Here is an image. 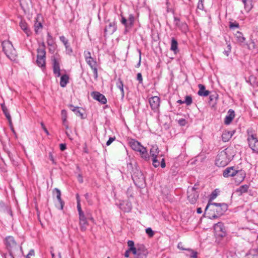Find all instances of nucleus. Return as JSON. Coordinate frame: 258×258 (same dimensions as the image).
Segmentation results:
<instances>
[{"label":"nucleus","mask_w":258,"mask_h":258,"mask_svg":"<svg viewBox=\"0 0 258 258\" xmlns=\"http://www.w3.org/2000/svg\"><path fill=\"white\" fill-rule=\"evenodd\" d=\"M245 175V172L243 170H237V172L234 176L236 181L238 183L241 182L244 179Z\"/></svg>","instance_id":"obj_20"},{"label":"nucleus","mask_w":258,"mask_h":258,"mask_svg":"<svg viewBox=\"0 0 258 258\" xmlns=\"http://www.w3.org/2000/svg\"><path fill=\"white\" fill-rule=\"evenodd\" d=\"M128 143L132 149L136 151L139 150V148H141L142 146L140 142L134 139L130 140Z\"/></svg>","instance_id":"obj_24"},{"label":"nucleus","mask_w":258,"mask_h":258,"mask_svg":"<svg viewBox=\"0 0 258 258\" xmlns=\"http://www.w3.org/2000/svg\"><path fill=\"white\" fill-rule=\"evenodd\" d=\"M61 114L62 118H67V112L66 110H62Z\"/></svg>","instance_id":"obj_54"},{"label":"nucleus","mask_w":258,"mask_h":258,"mask_svg":"<svg viewBox=\"0 0 258 258\" xmlns=\"http://www.w3.org/2000/svg\"><path fill=\"white\" fill-rule=\"evenodd\" d=\"M228 113V115L226 116L224 120V123L226 124H229L235 116L234 111L233 110L230 109Z\"/></svg>","instance_id":"obj_23"},{"label":"nucleus","mask_w":258,"mask_h":258,"mask_svg":"<svg viewBox=\"0 0 258 258\" xmlns=\"http://www.w3.org/2000/svg\"><path fill=\"white\" fill-rule=\"evenodd\" d=\"M121 23L124 25L125 27H127V20L126 19H125V18L124 17H123V16L121 15Z\"/></svg>","instance_id":"obj_51"},{"label":"nucleus","mask_w":258,"mask_h":258,"mask_svg":"<svg viewBox=\"0 0 258 258\" xmlns=\"http://www.w3.org/2000/svg\"><path fill=\"white\" fill-rule=\"evenodd\" d=\"M197 8L199 9L202 10L204 9V4H203V2L202 0H199Z\"/></svg>","instance_id":"obj_48"},{"label":"nucleus","mask_w":258,"mask_h":258,"mask_svg":"<svg viewBox=\"0 0 258 258\" xmlns=\"http://www.w3.org/2000/svg\"><path fill=\"white\" fill-rule=\"evenodd\" d=\"M179 21H180V20H179V18H177V17H175V18H174V22H175V23L176 25H177H177H179V24H178V23L179 22Z\"/></svg>","instance_id":"obj_64"},{"label":"nucleus","mask_w":258,"mask_h":258,"mask_svg":"<svg viewBox=\"0 0 258 258\" xmlns=\"http://www.w3.org/2000/svg\"><path fill=\"white\" fill-rule=\"evenodd\" d=\"M116 30V27L114 23H110L108 26H107L104 31L105 32H108L110 34H112Z\"/></svg>","instance_id":"obj_32"},{"label":"nucleus","mask_w":258,"mask_h":258,"mask_svg":"<svg viewBox=\"0 0 258 258\" xmlns=\"http://www.w3.org/2000/svg\"><path fill=\"white\" fill-rule=\"evenodd\" d=\"M130 252H132V251L130 250V249H128L127 250H126L125 253H124V256L126 257H129Z\"/></svg>","instance_id":"obj_60"},{"label":"nucleus","mask_w":258,"mask_h":258,"mask_svg":"<svg viewBox=\"0 0 258 258\" xmlns=\"http://www.w3.org/2000/svg\"><path fill=\"white\" fill-rule=\"evenodd\" d=\"M86 61L91 68L93 72L94 78L96 79L98 78L97 63L96 60L92 57L90 58V59L86 60Z\"/></svg>","instance_id":"obj_12"},{"label":"nucleus","mask_w":258,"mask_h":258,"mask_svg":"<svg viewBox=\"0 0 258 258\" xmlns=\"http://www.w3.org/2000/svg\"><path fill=\"white\" fill-rule=\"evenodd\" d=\"M186 251L187 252L185 253V255L187 256H188L190 258H197L198 253L197 251L190 248L186 249Z\"/></svg>","instance_id":"obj_35"},{"label":"nucleus","mask_w":258,"mask_h":258,"mask_svg":"<svg viewBox=\"0 0 258 258\" xmlns=\"http://www.w3.org/2000/svg\"><path fill=\"white\" fill-rule=\"evenodd\" d=\"M149 102L152 109L154 111H157L160 106V99L158 96H153L149 98Z\"/></svg>","instance_id":"obj_11"},{"label":"nucleus","mask_w":258,"mask_h":258,"mask_svg":"<svg viewBox=\"0 0 258 258\" xmlns=\"http://www.w3.org/2000/svg\"><path fill=\"white\" fill-rule=\"evenodd\" d=\"M47 44L49 46H52L53 44V39L52 36L48 32L47 33Z\"/></svg>","instance_id":"obj_42"},{"label":"nucleus","mask_w":258,"mask_h":258,"mask_svg":"<svg viewBox=\"0 0 258 258\" xmlns=\"http://www.w3.org/2000/svg\"><path fill=\"white\" fill-rule=\"evenodd\" d=\"M196 186V185H195L193 187H188L187 189V198L191 204L195 203L199 197V194L196 191L197 188Z\"/></svg>","instance_id":"obj_7"},{"label":"nucleus","mask_w":258,"mask_h":258,"mask_svg":"<svg viewBox=\"0 0 258 258\" xmlns=\"http://www.w3.org/2000/svg\"><path fill=\"white\" fill-rule=\"evenodd\" d=\"M53 195L56 196V197L57 200L58 201V202L59 203V204H60L59 209L60 210H62L64 203L61 198L60 190L59 189H58V188H54V189L53 191Z\"/></svg>","instance_id":"obj_19"},{"label":"nucleus","mask_w":258,"mask_h":258,"mask_svg":"<svg viewBox=\"0 0 258 258\" xmlns=\"http://www.w3.org/2000/svg\"><path fill=\"white\" fill-rule=\"evenodd\" d=\"M236 172L237 170H235L233 167H230L223 171V175L224 177H232L235 176Z\"/></svg>","instance_id":"obj_16"},{"label":"nucleus","mask_w":258,"mask_h":258,"mask_svg":"<svg viewBox=\"0 0 258 258\" xmlns=\"http://www.w3.org/2000/svg\"><path fill=\"white\" fill-rule=\"evenodd\" d=\"M199 90L198 94L201 96H207L209 95L210 92L208 90H206L205 87L204 85L200 84L198 85Z\"/></svg>","instance_id":"obj_21"},{"label":"nucleus","mask_w":258,"mask_h":258,"mask_svg":"<svg viewBox=\"0 0 258 258\" xmlns=\"http://www.w3.org/2000/svg\"><path fill=\"white\" fill-rule=\"evenodd\" d=\"M233 131H225L222 135V140L224 142L228 141L232 137Z\"/></svg>","instance_id":"obj_22"},{"label":"nucleus","mask_w":258,"mask_h":258,"mask_svg":"<svg viewBox=\"0 0 258 258\" xmlns=\"http://www.w3.org/2000/svg\"><path fill=\"white\" fill-rule=\"evenodd\" d=\"M59 39L63 43L64 45L65 46V47H66V49L68 51H69L70 52H72V49L70 47V45L69 44L68 40L67 39H66V38L64 36H60L59 37Z\"/></svg>","instance_id":"obj_34"},{"label":"nucleus","mask_w":258,"mask_h":258,"mask_svg":"<svg viewBox=\"0 0 258 258\" xmlns=\"http://www.w3.org/2000/svg\"><path fill=\"white\" fill-rule=\"evenodd\" d=\"M84 54L85 60L90 59V58H92L91 54L90 51H85L84 52Z\"/></svg>","instance_id":"obj_44"},{"label":"nucleus","mask_w":258,"mask_h":258,"mask_svg":"<svg viewBox=\"0 0 258 258\" xmlns=\"http://www.w3.org/2000/svg\"><path fill=\"white\" fill-rule=\"evenodd\" d=\"M136 252L133 253L135 255V258H146L148 251L143 245H138L136 248Z\"/></svg>","instance_id":"obj_9"},{"label":"nucleus","mask_w":258,"mask_h":258,"mask_svg":"<svg viewBox=\"0 0 258 258\" xmlns=\"http://www.w3.org/2000/svg\"><path fill=\"white\" fill-rule=\"evenodd\" d=\"M46 51L43 49H37V56L36 62L40 67H45Z\"/></svg>","instance_id":"obj_8"},{"label":"nucleus","mask_w":258,"mask_h":258,"mask_svg":"<svg viewBox=\"0 0 258 258\" xmlns=\"http://www.w3.org/2000/svg\"><path fill=\"white\" fill-rule=\"evenodd\" d=\"M246 12H249L252 8L251 0H242Z\"/></svg>","instance_id":"obj_30"},{"label":"nucleus","mask_w":258,"mask_h":258,"mask_svg":"<svg viewBox=\"0 0 258 258\" xmlns=\"http://www.w3.org/2000/svg\"><path fill=\"white\" fill-rule=\"evenodd\" d=\"M228 50H226V51H224V53L225 54V55L226 56H228L229 55V52L231 50V46L230 45H228Z\"/></svg>","instance_id":"obj_56"},{"label":"nucleus","mask_w":258,"mask_h":258,"mask_svg":"<svg viewBox=\"0 0 258 258\" xmlns=\"http://www.w3.org/2000/svg\"><path fill=\"white\" fill-rule=\"evenodd\" d=\"M115 138V137H110L109 138V140L106 142V145L107 146H109L114 140Z\"/></svg>","instance_id":"obj_53"},{"label":"nucleus","mask_w":258,"mask_h":258,"mask_svg":"<svg viewBox=\"0 0 258 258\" xmlns=\"http://www.w3.org/2000/svg\"><path fill=\"white\" fill-rule=\"evenodd\" d=\"M214 230L215 234L218 236L222 237L225 235V229L222 222H218L215 224L214 226Z\"/></svg>","instance_id":"obj_10"},{"label":"nucleus","mask_w":258,"mask_h":258,"mask_svg":"<svg viewBox=\"0 0 258 258\" xmlns=\"http://www.w3.org/2000/svg\"><path fill=\"white\" fill-rule=\"evenodd\" d=\"M77 178H78V180L80 183H82L83 182V177L81 174H79L78 175Z\"/></svg>","instance_id":"obj_57"},{"label":"nucleus","mask_w":258,"mask_h":258,"mask_svg":"<svg viewBox=\"0 0 258 258\" xmlns=\"http://www.w3.org/2000/svg\"><path fill=\"white\" fill-rule=\"evenodd\" d=\"M209 207L211 208L210 211L211 212H213V213H208L209 215V218L210 219L218 218L222 215L227 209V205L224 203H210L209 202L205 208V213L208 212Z\"/></svg>","instance_id":"obj_1"},{"label":"nucleus","mask_w":258,"mask_h":258,"mask_svg":"<svg viewBox=\"0 0 258 258\" xmlns=\"http://www.w3.org/2000/svg\"><path fill=\"white\" fill-rule=\"evenodd\" d=\"M159 152L160 151L157 145H154L152 146L151 148L150 149V153L151 156L153 158L156 157H159V158L160 159L162 157V155H160Z\"/></svg>","instance_id":"obj_18"},{"label":"nucleus","mask_w":258,"mask_h":258,"mask_svg":"<svg viewBox=\"0 0 258 258\" xmlns=\"http://www.w3.org/2000/svg\"><path fill=\"white\" fill-rule=\"evenodd\" d=\"M79 225L80 229L82 231L86 230L88 226V220H90L92 221H94V219L92 217L91 214L89 212H87L84 215H82L79 217Z\"/></svg>","instance_id":"obj_5"},{"label":"nucleus","mask_w":258,"mask_h":258,"mask_svg":"<svg viewBox=\"0 0 258 258\" xmlns=\"http://www.w3.org/2000/svg\"><path fill=\"white\" fill-rule=\"evenodd\" d=\"M153 165L155 167H157L161 165L162 168H165L166 166V163L165 159L163 158L156 157L153 158Z\"/></svg>","instance_id":"obj_15"},{"label":"nucleus","mask_w":258,"mask_h":258,"mask_svg":"<svg viewBox=\"0 0 258 258\" xmlns=\"http://www.w3.org/2000/svg\"><path fill=\"white\" fill-rule=\"evenodd\" d=\"M209 98L211 101L213 100L214 99H217V95L216 94L214 95H211L209 97Z\"/></svg>","instance_id":"obj_61"},{"label":"nucleus","mask_w":258,"mask_h":258,"mask_svg":"<svg viewBox=\"0 0 258 258\" xmlns=\"http://www.w3.org/2000/svg\"><path fill=\"white\" fill-rule=\"evenodd\" d=\"M52 61L53 73L55 75L56 77H59L60 76L59 63L55 58H53Z\"/></svg>","instance_id":"obj_17"},{"label":"nucleus","mask_w":258,"mask_h":258,"mask_svg":"<svg viewBox=\"0 0 258 258\" xmlns=\"http://www.w3.org/2000/svg\"><path fill=\"white\" fill-rule=\"evenodd\" d=\"M139 52H140L139 61V62L137 63V67H138V68L140 66V64H141V52L140 50L139 51Z\"/></svg>","instance_id":"obj_63"},{"label":"nucleus","mask_w":258,"mask_h":258,"mask_svg":"<svg viewBox=\"0 0 258 258\" xmlns=\"http://www.w3.org/2000/svg\"><path fill=\"white\" fill-rule=\"evenodd\" d=\"M178 122L181 126H184L186 123V121L185 119L181 118L178 120Z\"/></svg>","instance_id":"obj_50"},{"label":"nucleus","mask_w":258,"mask_h":258,"mask_svg":"<svg viewBox=\"0 0 258 258\" xmlns=\"http://www.w3.org/2000/svg\"><path fill=\"white\" fill-rule=\"evenodd\" d=\"M137 151L139 152L142 157L146 160H148L149 158V156L147 152V149L146 148L143 147L142 145L141 146V148H139Z\"/></svg>","instance_id":"obj_27"},{"label":"nucleus","mask_w":258,"mask_h":258,"mask_svg":"<svg viewBox=\"0 0 258 258\" xmlns=\"http://www.w3.org/2000/svg\"><path fill=\"white\" fill-rule=\"evenodd\" d=\"M41 125L42 127V128L43 129L44 131L46 133L47 135H49V132L48 131V130H47V128H46L43 122H41Z\"/></svg>","instance_id":"obj_55"},{"label":"nucleus","mask_w":258,"mask_h":258,"mask_svg":"<svg viewBox=\"0 0 258 258\" xmlns=\"http://www.w3.org/2000/svg\"><path fill=\"white\" fill-rule=\"evenodd\" d=\"M137 79L138 81H139L140 83H143V78H142V75L141 73H138L137 76Z\"/></svg>","instance_id":"obj_52"},{"label":"nucleus","mask_w":258,"mask_h":258,"mask_svg":"<svg viewBox=\"0 0 258 258\" xmlns=\"http://www.w3.org/2000/svg\"><path fill=\"white\" fill-rule=\"evenodd\" d=\"M34 26V30L36 34L39 33V32L41 31L43 28L42 23L40 22H38L37 19H36Z\"/></svg>","instance_id":"obj_36"},{"label":"nucleus","mask_w":258,"mask_h":258,"mask_svg":"<svg viewBox=\"0 0 258 258\" xmlns=\"http://www.w3.org/2000/svg\"><path fill=\"white\" fill-rule=\"evenodd\" d=\"M15 253L14 251L9 252V254L7 255L6 254H4L3 256L4 258H14L13 254Z\"/></svg>","instance_id":"obj_49"},{"label":"nucleus","mask_w":258,"mask_h":258,"mask_svg":"<svg viewBox=\"0 0 258 258\" xmlns=\"http://www.w3.org/2000/svg\"><path fill=\"white\" fill-rule=\"evenodd\" d=\"M71 107H73L72 110L74 111L76 114L78 116H81L82 118H83V114L82 112H80V111L79 109V107H74L73 106L71 105Z\"/></svg>","instance_id":"obj_40"},{"label":"nucleus","mask_w":258,"mask_h":258,"mask_svg":"<svg viewBox=\"0 0 258 258\" xmlns=\"http://www.w3.org/2000/svg\"><path fill=\"white\" fill-rule=\"evenodd\" d=\"M45 45L44 42H42L41 43V45H40L39 47L37 49H43L44 50H45Z\"/></svg>","instance_id":"obj_62"},{"label":"nucleus","mask_w":258,"mask_h":258,"mask_svg":"<svg viewBox=\"0 0 258 258\" xmlns=\"http://www.w3.org/2000/svg\"><path fill=\"white\" fill-rule=\"evenodd\" d=\"M235 37L238 43L242 44L245 42V38L244 37L241 32L237 31L235 34Z\"/></svg>","instance_id":"obj_29"},{"label":"nucleus","mask_w":258,"mask_h":258,"mask_svg":"<svg viewBox=\"0 0 258 258\" xmlns=\"http://www.w3.org/2000/svg\"><path fill=\"white\" fill-rule=\"evenodd\" d=\"M6 245L9 252L14 251L21 249V247L17 244L12 236H8L6 238Z\"/></svg>","instance_id":"obj_6"},{"label":"nucleus","mask_w":258,"mask_h":258,"mask_svg":"<svg viewBox=\"0 0 258 258\" xmlns=\"http://www.w3.org/2000/svg\"><path fill=\"white\" fill-rule=\"evenodd\" d=\"M127 245L128 247H130V250H131L132 253H134L136 251L135 249L136 247L134 246V242L133 241L128 240L127 241Z\"/></svg>","instance_id":"obj_39"},{"label":"nucleus","mask_w":258,"mask_h":258,"mask_svg":"<svg viewBox=\"0 0 258 258\" xmlns=\"http://www.w3.org/2000/svg\"><path fill=\"white\" fill-rule=\"evenodd\" d=\"M239 27V24L236 22H230L229 23V28L230 29H235L238 28Z\"/></svg>","instance_id":"obj_45"},{"label":"nucleus","mask_w":258,"mask_h":258,"mask_svg":"<svg viewBox=\"0 0 258 258\" xmlns=\"http://www.w3.org/2000/svg\"><path fill=\"white\" fill-rule=\"evenodd\" d=\"M170 49L172 51H173L175 54L177 53V52H178V42L174 38H172L171 39Z\"/></svg>","instance_id":"obj_28"},{"label":"nucleus","mask_w":258,"mask_h":258,"mask_svg":"<svg viewBox=\"0 0 258 258\" xmlns=\"http://www.w3.org/2000/svg\"><path fill=\"white\" fill-rule=\"evenodd\" d=\"M91 95L94 99L97 100L103 104H105L107 102V99L105 96L100 93L99 92H92L91 93Z\"/></svg>","instance_id":"obj_13"},{"label":"nucleus","mask_w":258,"mask_h":258,"mask_svg":"<svg viewBox=\"0 0 258 258\" xmlns=\"http://www.w3.org/2000/svg\"><path fill=\"white\" fill-rule=\"evenodd\" d=\"M249 188V185L247 184L241 185L239 188L236 189V192H237L239 196H241L243 194L247 192Z\"/></svg>","instance_id":"obj_25"},{"label":"nucleus","mask_w":258,"mask_h":258,"mask_svg":"<svg viewBox=\"0 0 258 258\" xmlns=\"http://www.w3.org/2000/svg\"><path fill=\"white\" fill-rule=\"evenodd\" d=\"M69 77L67 75H63L60 77V85L61 87H65L69 83Z\"/></svg>","instance_id":"obj_33"},{"label":"nucleus","mask_w":258,"mask_h":258,"mask_svg":"<svg viewBox=\"0 0 258 258\" xmlns=\"http://www.w3.org/2000/svg\"><path fill=\"white\" fill-rule=\"evenodd\" d=\"M135 21V17L133 14H130L128 18V21L130 25H133Z\"/></svg>","instance_id":"obj_47"},{"label":"nucleus","mask_w":258,"mask_h":258,"mask_svg":"<svg viewBox=\"0 0 258 258\" xmlns=\"http://www.w3.org/2000/svg\"><path fill=\"white\" fill-rule=\"evenodd\" d=\"M2 108L3 110V111L4 113L5 114L6 118L9 121V122L10 124H12V119L11 115L8 111V109H7V107L5 105V104H2Z\"/></svg>","instance_id":"obj_31"},{"label":"nucleus","mask_w":258,"mask_h":258,"mask_svg":"<svg viewBox=\"0 0 258 258\" xmlns=\"http://www.w3.org/2000/svg\"><path fill=\"white\" fill-rule=\"evenodd\" d=\"M122 210H123L124 212H128L132 210V204L131 202H126V207H122Z\"/></svg>","instance_id":"obj_41"},{"label":"nucleus","mask_w":258,"mask_h":258,"mask_svg":"<svg viewBox=\"0 0 258 258\" xmlns=\"http://www.w3.org/2000/svg\"><path fill=\"white\" fill-rule=\"evenodd\" d=\"M77 210L79 213V217L82 215H84L85 214L83 211L82 210L81 207V204H80V200L79 198V195H77Z\"/></svg>","instance_id":"obj_38"},{"label":"nucleus","mask_w":258,"mask_h":258,"mask_svg":"<svg viewBox=\"0 0 258 258\" xmlns=\"http://www.w3.org/2000/svg\"><path fill=\"white\" fill-rule=\"evenodd\" d=\"M146 232L150 237H153L154 235V232L151 228H147Z\"/></svg>","instance_id":"obj_46"},{"label":"nucleus","mask_w":258,"mask_h":258,"mask_svg":"<svg viewBox=\"0 0 258 258\" xmlns=\"http://www.w3.org/2000/svg\"><path fill=\"white\" fill-rule=\"evenodd\" d=\"M3 51L11 60H15L17 56V51L14 48L11 42L5 41L2 43Z\"/></svg>","instance_id":"obj_3"},{"label":"nucleus","mask_w":258,"mask_h":258,"mask_svg":"<svg viewBox=\"0 0 258 258\" xmlns=\"http://www.w3.org/2000/svg\"><path fill=\"white\" fill-rule=\"evenodd\" d=\"M116 86L118 89H120L121 93V97H122V98H123L124 96V89H123V84L122 81L120 79H118V80L116 83Z\"/></svg>","instance_id":"obj_37"},{"label":"nucleus","mask_w":258,"mask_h":258,"mask_svg":"<svg viewBox=\"0 0 258 258\" xmlns=\"http://www.w3.org/2000/svg\"><path fill=\"white\" fill-rule=\"evenodd\" d=\"M234 156L232 150L226 148L218 153L215 160V164L218 167H225L232 159Z\"/></svg>","instance_id":"obj_2"},{"label":"nucleus","mask_w":258,"mask_h":258,"mask_svg":"<svg viewBox=\"0 0 258 258\" xmlns=\"http://www.w3.org/2000/svg\"><path fill=\"white\" fill-rule=\"evenodd\" d=\"M247 141L249 147L253 152L258 153V139L256 134H254L252 129L247 130Z\"/></svg>","instance_id":"obj_4"},{"label":"nucleus","mask_w":258,"mask_h":258,"mask_svg":"<svg viewBox=\"0 0 258 258\" xmlns=\"http://www.w3.org/2000/svg\"><path fill=\"white\" fill-rule=\"evenodd\" d=\"M182 243H181V242L179 243L178 244L177 247H178L179 249H181V250H186V248H185L183 247V246H182Z\"/></svg>","instance_id":"obj_59"},{"label":"nucleus","mask_w":258,"mask_h":258,"mask_svg":"<svg viewBox=\"0 0 258 258\" xmlns=\"http://www.w3.org/2000/svg\"><path fill=\"white\" fill-rule=\"evenodd\" d=\"M184 103L186 104L187 105H189L192 103V99L191 96H186L185 97V100L184 101Z\"/></svg>","instance_id":"obj_43"},{"label":"nucleus","mask_w":258,"mask_h":258,"mask_svg":"<svg viewBox=\"0 0 258 258\" xmlns=\"http://www.w3.org/2000/svg\"><path fill=\"white\" fill-rule=\"evenodd\" d=\"M19 26L28 37L31 35L32 32L25 21L21 20L19 23Z\"/></svg>","instance_id":"obj_14"},{"label":"nucleus","mask_w":258,"mask_h":258,"mask_svg":"<svg viewBox=\"0 0 258 258\" xmlns=\"http://www.w3.org/2000/svg\"><path fill=\"white\" fill-rule=\"evenodd\" d=\"M66 149V145L64 144H60V149L61 151H63Z\"/></svg>","instance_id":"obj_58"},{"label":"nucleus","mask_w":258,"mask_h":258,"mask_svg":"<svg viewBox=\"0 0 258 258\" xmlns=\"http://www.w3.org/2000/svg\"><path fill=\"white\" fill-rule=\"evenodd\" d=\"M246 256L247 258H258V247L250 249Z\"/></svg>","instance_id":"obj_26"}]
</instances>
